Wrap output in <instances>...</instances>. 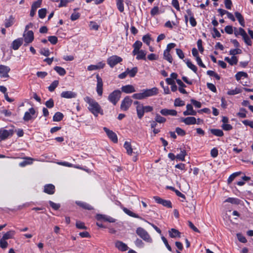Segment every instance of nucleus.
<instances>
[{
    "mask_svg": "<svg viewBox=\"0 0 253 253\" xmlns=\"http://www.w3.org/2000/svg\"><path fill=\"white\" fill-rule=\"evenodd\" d=\"M84 100L88 104V110L96 117L98 116L99 114H103V110L99 104L95 100L89 96H86L84 98Z\"/></svg>",
    "mask_w": 253,
    "mask_h": 253,
    "instance_id": "f257e3e1",
    "label": "nucleus"
},
{
    "mask_svg": "<svg viewBox=\"0 0 253 253\" xmlns=\"http://www.w3.org/2000/svg\"><path fill=\"white\" fill-rule=\"evenodd\" d=\"M158 93V90L157 87H153L151 89H143L141 92L134 93L132 97L135 99L141 100L147 97L154 96Z\"/></svg>",
    "mask_w": 253,
    "mask_h": 253,
    "instance_id": "f03ea898",
    "label": "nucleus"
},
{
    "mask_svg": "<svg viewBox=\"0 0 253 253\" xmlns=\"http://www.w3.org/2000/svg\"><path fill=\"white\" fill-rule=\"evenodd\" d=\"M234 34L236 37L241 35L245 42L248 45H251L252 42L250 39L246 31L242 28H239L238 29L234 28Z\"/></svg>",
    "mask_w": 253,
    "mask_h": 253,
    "instance_id": "7ed1b4c3",
    "label": "nucleus"
},
{
    "mask_svg": "<svg viewBox=\"0 0 253 253\" xmlns=\"http://www.w3.org/2000/svg\"><path fill=\"white\" fill-rule=\"evenodd\" d=\"M136 234L145 241L151 243L152 239L148 233L141 227H138L136 231Z\"/></svg>",
    "mask_w": 253,
    "mask_h": 253,
    "instance_id": "20e7f679",
    "label": "nucleus"
},
{
    "mask_svg": "<svg viewBox=\"0 0 253 253\" xmlns=\"http://www.w3.org/2000/svg\"><path fill=\"white\" fill-rule=\"evenodd\" d=\"M121 92L119 90H115L108 96V100L115 105L121 98Z\"/></svg>",
    "mask_w": 253,
    "mask_h": 253,
    "instance_id": "39448f33",
    "label": "nucleus"
},
{
    "mask_svg": "<svg viewBox=\"0 0 253 253\" xmlns=\"http://www.w3.org/2000/svg\"><path fill=\"white\" fill-rule=\"evenodd\" d=\"M122 61L123 59L117 55H112L109 57L107 60V63L111 68H113L117 64L121 62Z\"/></svg>",
    "mask_w": 253,
    "mask_h": 253,
    "instance_id": "423d86ee",
    "label": "nucleus"
},
{
    "mask_svg": "<svg viewBox=\"0 0 253 253\" xmlns=\"http://www.w3.org/2000/svg\"><path fill=\"white\" fill-rule=\"evenodd\" d=\"M35 114L36 111L34 108L32 107L25 113L23 119L25 122L29 121L36 118Z\"/></svg>",
    "mask_w": 253,
    "mask_h": 253,
    "instance_id": "0eeeda50",
    "label": "nucleus"
},
{
    "mask_svg": "<svg viewBox=\"0 0 253 253\" xmlns=\"http://www.w3.org/2000/svg\"><path fill=\"white\" fill-rule=\"evenodd\" d=\"M132 103V100L129 96H126L121 102V110L124 111H127L131 105Z\"/></svg>",
    "mask_w": 253,
    "mask_h": 253,
    "instance_id": "6e6552de",
    "label": "nucleus"
},
{
    "mask_svg": "<svg viewBox=\"0 0 253 253\" xmlns=\"http://www.w3.org/2000/svg\"><path fill=\"white\" fill-rule=\"evenodd\" d=\"M24 40L25 42V45L32 42L34 39V33L32 31H25L23 34Z\"/></svg>",
    "mask_w": 253,
    "mask_h": 253,
    "instance_id": "1a4fd4ad",
    "label": "nucleus"
},
{
    "mask_svg": "<svg viewBox=\"0 0 253 253\" xmlns=\"http://www.w3.org/2000/svg\"><path fill=\"white\" fill-rule=\"evenodd\" d=\"M13 132L14 131L12 129H0V141L6 139L9 136H12Z\"/></svg>",
    "mask_w": 253,
    "mask_h": 253,
    "instance_id": "9d476101",
    "label": "nucleus"
},
{
    "mask_svg": "<svg viewBox=\"0 0 253 253\" xmlns=\"http://www.w3.org/2000/svg\"><path fill=\"white\" fill-rule=\"evenodd\" d=\"M97 84H96V91L99 96H101L103 93V81L99 75H96Z\"/></svg>",
    "mask_w": 253,
    "mask_h": 253,
    "instance_id": "9b49d317",
    "label": "nucleus"
},
{
    "mask_svg": "<svg viewBox=\"0 0 253 253\" xmlns=\"http://www.w3.org/2000/svg\"><path fill=\"white\" fill-rule=\"evenodd\" d=\"M103 130L106 133L108 137L114 143H117L118 137L116 134L112 130H109L106 127H103Z\"/></svg>",
    "mask_w": 253,
    "mask_h": 253,
    "instance_id": "f8f14e48",
    "label": "nucleus"
},
{
    "mask_svg": "<svg viewBox=\"0 0 253 253\" xmlns=\"http://www.w3.org/2000/svg\"><path fill=\"white\" fill-rule=\"evenodd\" d=\"M154 199L155 200V201L158 204H161L163 206L169 208H172L171 203L170 202V201L163 199L157 196L154 197Z\"/></svg>",
    "mask_w": 253,
    "mask_h": 253,
    "instance_id": "ddd939ff",
    "label": "nucleus"
},
{
    "mask_svg": "<svg viewBox=\"0 0 253 253\" xmlns=\"http://www.w3.org/2000/svg\"><path fill=\"white\" fill-rule=\"evenodd\" d=\"M10 69L9 67L3 65H0V74L1 78L9 77L8 73Z\"/></svg>",
    "mask_w": 253,
    "mask_h": 253,
    "instance_id": "4468645a",
    "label": "nucleus"
},
{
    "mask_svg": "<svg viewBox=\"0 0 253 253\" xmlns=\"http://www.w3.org/2000/svg\"><path fill=\"white\" fill-rule=\"evenodd\" d=\"M133 55H136V59L137 60H146V51L141 49L136 52H132Z\"/></svg>",
    "mask_w": 253,
    "mask_h": 253,
    "instance_id": "2eb2a0df",
    "label": "nucleus"
},
{
    "mask_svg": "<svg viewBox=\"0 0 253 253\" xmlns=\"http://www.w3.org/2000/svg\"><path fill=\"white\" fill-rule=\"evenodd\" d=\"M77 96L76 92L72 91H65L61 93V97L62 98L71 99L76 98Z\"/></svg>",
    "mask_w": 253,
    "mask_h": 253,
    "instance_id": "dca6fc26",
    "label": "nucleus"
},
{
    "mask_svg": "<svg viewBox=\"0 0 253 253\" xmlns=\"http://www.w3.org/2000/svg\"><path fill=\"white\" fill-rule=\"evenodd\" d=\"M186 110L183 112L184 116H195L197 114V112L193 110V106L191 104H188L186 105Z\"/></svg>",
    "mask_w": 253,
    "mask_h": 253,
    "instance_id": "f3484780",
    "label": "nucleus"
},
{
    "mask_svg": "<svg viewBox=\"0 0 253 253\" xmlns=\"http://www.w3.org/2000/svg\"><path fill=\"white\" fill-rule=\"evenodd\" d=\"M181 121L187 125H194L196 124V119L194 117H188L181 118Z\"/></svg>",
    "mask_w": 253,
    "mask_h": 253,
    "instance_id": "a211bd4d",
    "label": "nucleus"
},
{
    "mask_svg": "<svg viewBox=\"0 0 253 253\" xmlns=\"http://www.w3.org/2000/svg\"><path fill=\"white\" fill-rule=\"evenodd\" d=\"M105 65V63L103 62H100L96 65H90L88 66L87 67V70L88 71H93L103 69Z\"/></svg>",
    "mask_w": 253,
    "mask_h": 253,
    "instance_id": "6ab92c4d",
    "label": "nucleus"
},
{
    "mask_svg": "<svg viewBox=\"0 0 253 253\" xmlns=\"http://www.w3.org/2000/svg\"><path fill=\"white\" fill-rule=\"evenodd\" d=\"M115 247L122 252L127 251L128 248L126 244L120 241H117L115 242Z\"/></svg>",
    "mask_w": 253,
    "mask_h": 253,
    "instance_id": "aec40b11",
    "label": "nucleus"
},
{
    "mask_svg": "<svg viewBox=\"0 0 253 253\" xmlns=\"http://www.w3.org/2000/svg\"><path fill=\"white\" fill-rule=\"evenodd\" d=\"M161 114L164 116L170 115L175 116L177 115V112L175 110H169L167 109H162L160 111Z\"/></svg>",
    "mask_w": 253,
    "mask_h": 253,
    "instance_id": "412c9836",
    "label": "nucleus"
},
{
    "mask_svg": "<svg viewBox=\"0 0 253 253\" xmlns=\"http://www.w3.org/2000/svg\"><path fill=\"white\" fill-rule=\"evenodd\" d=\"M23 41V40L22 38H18L15 40L12 43V48L15 50H17L22 44Z\"/></svg>",
    "mask_w": 253,
    "mask_h": 253,
    "instance_id": "4be33fe9",
    "label": "nucleus"
},
{
    "mask_svg": "<svg viewBox=\"0 0 253 253\" xmlns=\"http://www.w3.org/2000/svg\"><path fill=\"white\" fill-rule=\"evenodd\" d=\"M43 191L48 194L52 195L54 193L55 186L51 184H46L44 187Z\"/></svg>",
    "mask_w": 253,
    "mask_h": 253,
    "instance_id": "5701e85b",
    "label": "nucleus"
},
{
    "mask_svg": "<svg viewBox=\"0 0 253 253\" xmlns=\"http://www.w3.org/2000/svg\"><path fill=\"white\" fill-rule=\"evenodd\" d=\"M121 89L123 92H124L126 93H130L135 91L134 87L132 85H126L123 86Z\"/></svg>",
    "mask_w": 253,
    "mask_h": 253,
    "instance_id": "b1692460",
    "label": "nucleus"
},
{
    "mask_svg": "<svg viewBox=\"0 0 253 253\" xmlns=\"http://www.w3.org/2000/svg\"><path fill=\"white\" fill-rule=\"evenodd\" d=\"M123 210L126 214L129 215L130 216L135 217V218H139L142 220H145V219L144 218L139 216L138 214L133 212L132 211H130L129 210L127 209L126 208H123Z\"/></svg>",
    "mask_w": 253,
    "mask_h": 253,
    "instance_id": "393cba45",
    "label": "nucleus"
},
{
    "mask_svg": "<svg viewBox=\"0 0 253 253\" xmlns=\"http://www.w3.org/2000/svg\"><path fill=\"white\" fill-rule=\"evenodd\" d=\"M24 159L25 160L20 163L19 164V166L21 167H24L27 165L32 164L34 160L33 158L28 157H25Z\"/></svg>",
    "mask_w": 253,
    "mask_h": 253,
    "instance_id": "a878e982",
    "label": "nucleus"
},
{
    "mask_svg": "<svg viewBox=\"0 0 253 253\" xmlns=\"http://www.w3.org/2000/svg\"><path fill=\"white\" fill-rule=\"evenodd\" d=\"M136 112L139 119H141L144 114V106L142 104H138L136 106Z\"/></svg>",
    "mask_w": 253,
    "mask_h": 253,
    "instance_id": "bb28decb",
    "label": "nucleus"
},
{
    "mask_svg": "<svg viewBox=\"0 0 253 253\" xmlns=\"http://www.w3.org/2000/svg\"><path fill=\"white\" fill-rule=\"evenodd\" d=\"M76 204L78 206L82 207V208H83L84 209L88 210H93V208L92 207V206H91L90 205L87 204L86 203L81 202V201H76Z\"/></svg>",
    "mask_w": 253,
    "mask_h": 253,
    "instance_id": "cd10ccee",
    "label": "nucleus"
},
{
    "mask_svg": "<svg viewBox=\"0 0 253 253\" xmlns=\"http://www.w3.org/2000/svg\"><path fill=\"white\" fill-rule=\"evenodd\" d=\"M235 15L236 17L237 18V19H238L240 25L243 27H245V20H244V18L243 16L242 15V14L239 12H235Z\"/></svg>",
    "mask_w": 253,
    "mask_h": 253,
    "instance_id": "c85d7f7f",
    "label": "nucleus"
},
{
    "mask_svg": "<svg viewBox=\"0 0 253 253\" xmlns=\"http://www.w3.org/2000/svg\"><path fill=\"white\" fill-rule=\"evenodd\" d=\"M142 45V43L139 41H136L132 45L133 50L132 52H136V51L141 50Z\"/></svg>",
    "mask_w": 253,
    "mask_h": 253,
    "instance_id": "c756f323",
    "label": "nucleus"
},
{
    "mask_svg": "<svg viewBox=\"0 0 253 253\" xmlns=\"http://www.w3.org/2000/svg\"><path fill=\"white\" fill-rule=\"evenodd\" d=\"M15 234V232L14 231L10 230V231L7 232L6 233H5L3 235L2 238H3V239H5L6 240L9 239H12L13 238Z\"/></svg>",
    "mask_w": 253,
    "mask_h": 253,
    "instance_id": "7c9ffc66",
    "label": "nucleus"
},
{
    "mask_svg": "<svg viewBox=\"0 0 253 253\" xmlns=\"http://www.w3.org/2000/svg\"><path fill=\"white\" fill-rule=\"evenodd\" d=\"M126 70L127 75H128L130 77H134L138 72V69L136 67H133L131 69L127 68Z\"/></svg>",
    "mask_w": 253,
    "mask_h": 253,
    "instance_id": "2f4dec72",
    "label": "nucleus"
},
{
    "mask_svg": "<svg viewBox=\"0 0 253 253\" xmlns=\"http://www.w3.org/2000/svg\"><path fill=\"white\" fill-rule=\"evenodd\" d=\"M185 61L188 68H189L196 73L197 71V67L195 65H194L189 59H186Z\"/></svg>",
    "mask_w": 253,
    "mask_h": 253,
    "instance_id": "473e14b6",
    "label": "nucleus"
},
{
    "mask_svg": "<svg viewBox=\"0 0 253 253\" xmlns=\"http://www.w3.org/2000/svg\"><path fill=\"white\" fill-rule=\"evenodd\" d=\"M14 22V18L12 16H10L8 19H6L5 21V27L6 28H8L11 26Z\"/></svg>",
    "mask_w": 253,
    "mask_h": 253,
    "instance_id": "72a5a7b5",
    "label": "nucleus"
},
{
    "mask_svg": "<svg viewBox=\"0 0 253 253\" xmlns=\"http://www.w3.org/2000/svg\"><path fill=\"white\" fill-rule=\"evenodd\" d=\"M169 234L170 237L171 238H176L177 237H180V233L177 230L172 228L170 231H169Z\"/></svg>",
    "mask_w": 253,
    "mask_h": 253,
    "instance_id": "f704fd0d",
    "label": "nucleus"
},
{
    "mask_svg": "<svg viewBox=\"0 0 253 253\" xmlns=\"http://www.w3.org/2000/svg\"><path fill=\"white\" fill-rule=\"evenodd\" d=\"M63 117L64 116L62 113L59 112H56L53 117V121L54 122H59L63 119Z\"/></svg>",
    "mask_w": 253,
    "mask_h": 253,
    "instance_id": "c9c22d12",
    "label": "nucleus"
},
{
    "mask_svg": "<svg viewBox=\"0 0 253 253\" xmlns=\"http://www.w3.org/2000/svg\"><path fill=\"white\" fill-rule=\"evenodd\" d=\"M248 74L247 73L244 72H239L236 75L235 78L237 81L240 80L242 78H248Z\"/></svg>",
    "mask_w": 253,
    "mask_h": 253,
    "instance_id": "e433bc0d",
    "label": "nucleus"
},
{
    "mask_svg": "<svg viewBox=\"0 0 253 253\" xmlns=\"http://www.w3.org/2000/svg\"><path fill=\"white\" fill-rule=\"evenodd\" d=\"M54 69L60 76H64L66 73L65 70L61 67L55 66Z\"/></svg>",
    "mask_w": 253,
    "mask_h": 253,
    "instance_id": "4c0bfd02",
    "label": "nucleus"
},
{
    "mask_svg": "<svg viewBox=\"0 0 253 253\" xmlns=\"http://www.w3.org/2000/svg\"><path fill=\"white\" fill-rule=\"evenodd\" d=\"M124 148L126 150V152L128 155H131L132 153V149L131 148V144L129 142H128L127 141L125 142L124 144Z\"/></svg>",
    "mask_w": 253,
    "mask_h": 253,
    "instance_id": "58836bf2",
    "label": "nucleus"
},
{
    "mask_svg": "<svg viewBox=\"0 0 253 253\" xmlns=\"http://www.w3.org/2000/svg\"><path fill=\"white\" fill-rule=\"evenodd\" d=\"M211 132L212 134L217 136H222L224 134L222 130L219 129H211Z\"/></svg>",
    "mask_w": 253,
    "mask_h": 253,
    "instance_id": "ea45409f",
    "label": "nucleus"
},
{
    "mask_svg": "<svg viewBox=\"0 0 253 253\" xmlns=\"http://www.w3.org/2000/svg\"><path fill=\"white\" fill-rule=\"evenodd\" d=\"M151 41V35L150 34H146L143 36L142 41L145 43L147 45H149Z\"/></svg>",
    "mask_w": 253,
    "mask_h": 253,
    "instance_id": "a19ab883",
    "label": "nucleus"
},
{
    "mask_svg": "<svg viewBox=\"0 0 253 253\" xmlns=\"http://www.w3.org/2000/svg\"><path fill=\"white\" fill-rule=\"evenodd\" d=\"M186 152L185 150H181L180 153L179 154H177L176 156V159H177L180 161H184L185 156H186Z\"/></svg>",
    "mask_w": 253,
    "mask_h": 253,
    "instance_id": "79ce46f5",
    "label": "nucleus"
},
{
    "mask_svg": "<svg viewBox=\"0 0 253 253\" xmlns=\"http://www.w3.org/2000/svg\"><path fill=\"white\" fill-rule=\"evenodd\" d=\"M164 58L166 60H167L168 61H169L170 63H172V56H171L170 54L169 53V52H168L167 51H164Z\"/></svg>",
    "mask_w": 253,
    "mask_h": 253,
    "instance_id": "37998d69",
    "label": "nucleus"
},
{
    "mask_svg": "<svg viewBox=\"0 0 253 253\" xmlns=\"http://www.w3.org/2000/svg\"><path fill=\"white\" fill-rule=\"evenodd\" d=\"M247 111L245 108H241L240 109V111L237 114V115L241 118H245L246 117Z\"/></svg>",
    "mask_w": 253,
    "mask_h": 253,
    "instance_id": "c03bdc74",
    "label": "nucleus"
},
{
    "mask_svg": "<svg viewBox=\"0 0 253 253\" xmlns=\"http://www.w3.org/2000/svg\"><path fill=\"white\" fill-rule=\"evenodd\" d=\"M155 120L158 123H164L166 121V119L165 118L161 116L158 114H156Z\"/></svg>",
    "mask_w": 253,
    "mask_h": 253,
    "instance_id": "a18cd8bd",
    "label": "nucleus"
},
{
    "mask_svg": "<svg viewBox=\"0 0 253 253\" xmlns=\"http://www.w3.org/2000/svg\"><path fill=\"white\" fill-rule=\"evenodd\" d=\"M58 84L59 82L58 81H53L48 86V90L51 92L53 91L55 88L58 86Z\"/></svg>",
    "mask_w": 253,
    "mask_h": 253,
    "instance_id": "49530a36",
    "label": "nucleus"
},
{
    "mask_svg": "<svg viewBox=\"0 0 253 253\" xmlns=\"http://www.w3.org/2000/svg\"><path fill=\"white\" fill-rule=\"evenodd\" d=\"M239 201L240 200L237 198H228L224 202L230 203L235 205H238L239 204Z\"/></svg>",
    "mask_w": 253,
    "mask_h": 253,
    "instance_id": "de8ad7c7",
    "label": "nucleus"
},
{
    "mask_svg": "<svg viewBox=\"0 0 253 253\" xmlns=\"http://www.w3.org/2000/svg\"><path fill=\"white\" fill-rule=\"evenodd\" d=\"M186 14L184 16V18H185V21L186 23H187L188 20V17H189V18H190V17L193 16L194 14L192 13L191 10L190 9H187L186 11Z\"/></svg>",
    "mask_w": 253,
    "mask_h": 253,
    "instance_id": "09e8293b",
    "label": "nucleus"
},
{
    "mask_svg": "<svg viewBox=\"0 0 253 253\" xmlns=\"http://www.w3.org/2000/svg\"><path fill=\"white\" fill-rule=\"evenodd\" d=\"M174 105L175 106H182L185 105L184 101L178 98L175 99Z\"/></svg>",
    "mask_w": 253,
    "mask_h": 253,
    "instance_id": "8fccbe9b",
    "label": "nucleus"
},
{
    "mask_svg": "<svg viewBox=\"0 0 253 253\" xmlns=\"http://www.w3.org/2000/svg\"><path fill=\"white\" fill-rule=\"evenodd\" d=\"M46 10L45 8H42L39 10L38 14L40 18L43 19L45 17Z\"/></svg>",
    "mask_w": 253,
    "mask_h": 253,
    "instance_id": "3c124183",
    "label": "nucleus"
},
{
    "mask_svg": "<svg viewBox=\"0 0 253 253\" xmlns=\"http://www.w3.org/2000/svg\"><path fill=\"white\" fill-rule=\"evenodd\" d=\"M80 14L79 12L74 11L71 16V20L72 21H75L79 18Z\"/></svg>",
    "mask_w": 253,
    "mask_h": 253,
    "instance_id": "603ef678",
    "label": "nucleus"
},
{
    "mask_svg": "<svg viewBox=\"0 0 253 253\" xmlns=\"http://www.w3.org/2000/svg\"><path fill=\"white\" fill-rule=\"evenodd\" d=\"M48 40L51 43L55 44L57 42L58 40L56 36H49L48 37Z\"/></svg>",
    "mask_w": 253,
    "mask_h": 253,
    "instance_id": "864d4df0",
    "label": "nucleus"
},
{
    "mask_svg": "<svg viewBox=\"0 0 253 253\" xmlns=\"http://www.w3.org/2000/svg\"><path fill=\"white\" fill-rule=\"evenodd\" d=\"M6 240L3 239V238H1L0 240V247L2 249H5L7 248L8 246L7 242L5 241Z\"/></svg>",
    "mask_w": 253,
    "mask_h": 253,
    "instance_id": "5fc2aeb1",
    "label": "nucleus"
},
{
    "mask_svg": "<svg viewBox=\"0 0 253 253\" xmlns=\"http://www.w3.org/2000/svg\"><path fill=\"white\" fill-rule=\"evenodd\" d=\"M42 2V0H38L36 1H35L32 5V7H33L37 10L38 8H39L41 6Z\"/></svg>",
    "mask_w": 253,
    "mask_h": 253,
    "instance_id": "6e6d98bb",
    "label": "nucleus"
},
{
    "mask_svg": "<svg viewBox=\"0 0 253 253\" xmlns=\"http://www.w3.org/2000/svg\"><path fill=\"white\" fill-rule=\"evenodd\" d=\"M77 228L81 229H85L86 227L84 225V223L81 221H77L76 223Z\"/></svg>",
    "mask_w": 253,
    "mask_h": 253,
    "instance_id": "4d7b16f0",
    "label": "nucleus"
},
{
    "mask_svg": "<svg viewBox=\"0 0 253 253\" xmlns=\"http://www.w3.org/2000/svg\"><path fill=\"white\" fill-rule=\"evenodd\" d=\"M49 204L50 206L52 207V208L55 210H58L59 209V208L60 207V204L55 203L51 201H49Z\"/></svg>",
    "mask_w": 253,
    "mask_h": 253,
    "instance_id": "13d9d810",
    "label": "nucleus"
},
{
    "mask_svg": "<svg viewBox=\"0 0 253 253\" xmlns=\"http://www.w3.org/2000/svg\"><path fill=\"white\" fill-rule=\"evenodd\" d=\"M238 63V59L236 56H232L230 59L229 64L231 65H236Z\"/></svg>",
    "mask_w": 253,
    "mask_h": 253,
    "instance_id": "bf43d9fd",
    "label": "nucleus"
},
{
    "mask_svg": "<svg viewBox=\"0 0 253 253\" xmlns=\"http://www.w3.org/2000/svg\"><path fill=\"white\" fill-rule=\"evenodd\" d=\"M237 237L238 238V240L243 243H245L247 242V239L246 238L243 236L241 234L238 233L237 234Z\"/></svg>",
    "mask_w": 253,
    "mask_h": 253,
    "instance_id": "052dcab7",
    "label": "nucleus"
},
{
    "mask_svg": "<svg viewBox=\"0 0 253 253\" xmlns=\"http://www.w3.org/2000/svg\"><path fill=\"white\" fill-rule=\"evenodd\" d=\"M171 4L172 6L177 10L179 11L180 10V7L179 5V2L178 0H172Z\"/></svg>",
    "mask_w": 253,
    "mask_h": 253,
    "instance_id": "680f3d73",
    "label": "nucleus"
},
{
    "mask_svg": "<svg viewBox=\"0 0 253 253\" xmlns=\"http://www.w3.org/2000/svg\"><path fill=\"white\" fill-rule=\"evenodd\" d=\"M46 106L48 108H51L54 106V101L53 99H50L45 102Z\"/></svg>",
    "mask_w": 253,
    "mask_h": 253,
    "instance_id": "e2e57ef3",
    "label": "nucleus"
},
{
    "mask_svg": "<svg viewBox=\"0 0 253 253\" xmlns=\"http://www.w3.org/2000/svg\"><path fill=\"white\" fill-rule=\"evenodd\" d=\"M175 131L179 135L184 136L185 134V131L183 129L178 127L176 128Z\"/></svg>",
    "mask_w": 253,
    "mask_h": 253,
    "instance_id": "0e129e2a",
    "label": "nucleus"
},
{
    "mask_svg": "<svg viewBox=\"0 0 253 253\" xmlns=\"http://www.w3.org/2000/svg\"><path fill=\"white\" fill-rule=\"evenodd\" d=\"M239 174L240 172H235L231 174L228 179V182L231 183L237 176L239 175Z\"/></svg>",
    "mask_w": 253,
    "mask_h": 253,
    "instance_id": "69168bd1",
    "label": "nucleus"
},
{
    "mask_svg": "<svg viewBox=\"0 0 253 253\" xmlns=\"http://www.w3.org/2000/svg\"><path fill=\"white\" fill-rule=\"evenodd\" d=\"M40 53L42 55H43L45 56H48L49 55V50L46 48H42L40 50Z\"/></svg>",
    "mask_w": 253,
    "mask_h": 253,
    "instance_id": "338daca9",
    "label": "nucleus"
},
{
    "mask_svg": "<svg viewBox=\"0 0 253 253\" xmlns=\"http://www.w3.org/2000/svg\"><path fill=\"white\" fill-rule=\"evenodd\" d=\"M241 52V50L239 49V48H237V49H231L230 50V55H232L233 56H235L236 54H240Z\"/></svg>",
    "mask_w": 253,
    "mask_h": 253,
    "instance_id": "774afa93",
    "label": "nucleus"
}]
</instances>
